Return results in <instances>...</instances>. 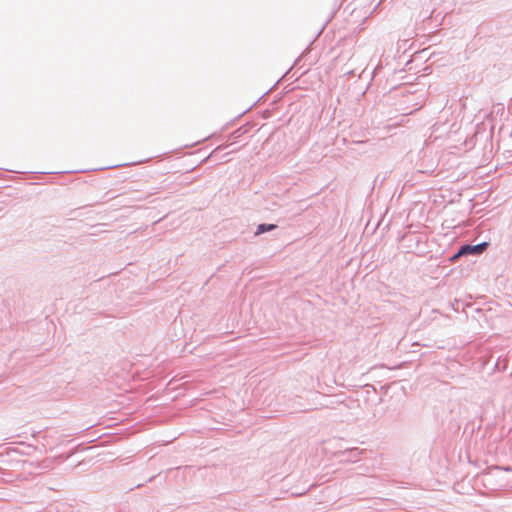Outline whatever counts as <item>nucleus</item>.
<instances>
[{"label":"nucleus","mask_w":512,"mask_h":512,"mask_svg":"<svg viewBox=\"0 0 512 512\" xmlns=\"http://www.w3.org/2000/svg\"><path fill=\"white\" fill-rule=\"evenodd\" d=\"M488 246L487 242L480 243L478 245H465L460 248L458 253L455 255V257H459L461 255L466 254H481L483 251L486 250Z\"/></svg>","instance_id":"f257e3e1"},{"label":"nucleus","mask_w":512,"mask_h":512,"mask_svg":"<svg viewBox=\"0 0 512 512\" xmlns=\"http://www.w3.org/2000/svg\"><path fill=\"white\" fill-rule=\"evenodd\" d=\"M274 228H275V225H273V224H271V225L261 224L258 226L256 234H261L265 231H270Z\"/></svg>","instance_id":"f03ea898"}]
</instances>
